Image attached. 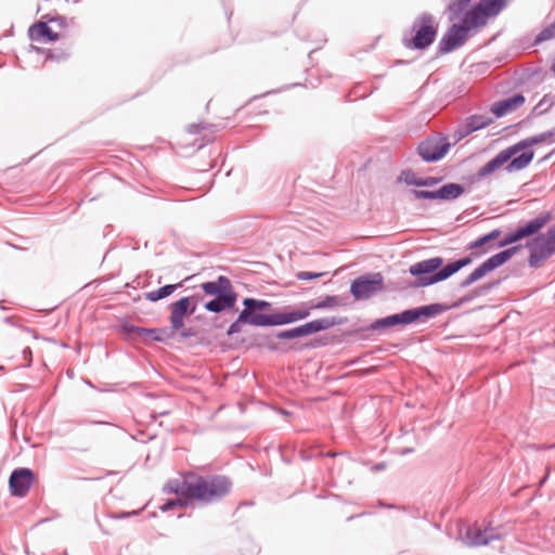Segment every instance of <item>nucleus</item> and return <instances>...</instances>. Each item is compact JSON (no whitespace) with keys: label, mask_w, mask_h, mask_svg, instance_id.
Instances as JSON below:
<instances>
[{"label":"nucleus","mask_w":555,"mask_h":555,"mask_svg":"<svg viewBox=\"0 0 555 555\" xmlns=\"http://www.w3.org/2000/svg\"><path fill=\"white\" fill-rule=\"evenodd\" d=\"M170 411L169 410H164V409H160V411H157V410H153L151 416L156 420L157 417H160V416H166V415H169Z\"/></svg>","instance_id":"obj_48"},{"label":"nucleus","mask_w":555,"mask_h":555,"mask_svg":"<svg viewBox=\"0 0 555 555\" xmlns=\"http://www.w3.org/2000/svg\"><path fill=\"white\" fill-rule=\"evenodd\" d=\"M280 413L283 414V415H289L291 414V412H288L286 410H283V409L280 410Z\"/></svg>","instance_id":"obj_55"},{"label":"nucleus","mask_w":555,"mask_h":555,"mask_svg":"<svg viewBox=\"0 0 555 555\" xmlns=\"http://www.w3.org/2000/svg\"><path fill=\"white\" fill-rule=\"evenodd\" d=\"M493 122V119L485 115H470L468 116L463 125L456 130V135L461 140L475 131L481 130Z\"/></svg>","instance_id":"obj_19"},{"label":"nucleus","mask_w":555,"mask_h":555,"mask_svg":"<svg viewBox=\"0 0 555 555\" xmlns=\"http://www.w3.org/2000/svg\"><path fill=\"white\" fill-rule=\"evenodd\" d=\"M555 39V21L544 27L534 38L533 44L538 46L544 41Z\"/></svg>","instance_id":"obj_33"},{"label":"nucleus","mask_w":555,"mask_h":555,"mask_svg":"<svg viewBox=\"0 0 555 555\" xmlns=\"http://www.w3.org/2000/svg\"><path fill=\"white\" fill-rule=\"evenodd\" d=\"M553 137H554V132H551V130H548V131H545V132H542V133H539L537 135H532L529 138H530V142L533 146V145H537V144H540V143H543V142L550 140Z\"/></svg>","instance_id":"obj_38"},{"label":"nucleus","mask_w":555,"mask_h":555,"mask_svg":"<svg viewBox=\"0 0 555 555\" xmlns=\"http://www.w3.org/2000/svg\"><path fill=\"white\" fill-rule=\"evenodd\" d=\"M502 234V231L501 229H493L492 231H490L489 233H486L485 235L488 237V240L490 242H493L495 241L496 238H499Z\"/></svg>","instance_id":"obj_47"},{"label":"nucleus","mask_w":555,"mask_h":555,"mask_svg":"<svg viewBox=\"0 0 555 555\" xmlns=\"http://www.w3.org/2000/svg\"><path fill=\"white\" fill-rule=\"evenodd\" d=\"M301 459L302 460H310V456L308 454H306L305 452H301Z\"/></svg>","instance_id":"obj_54"},{"label":"nucleus","mask_w":555,"mask_h":555,"mask_svg":"<svg viewBox=\"0 0 555 555\" xmlns=\"http://www.w3.org/2000/svg\"><path fill=\"white\" fill-rule=\"evenodd\" d=\"M23 359L25 360V366H30L33 361V351L29 347L23 349Z\"/></svg>","instance_id":"obj_44"},{"label":"nucleus","mask_w":555,"mask_h":555,"mask_svg":"<svg viewBox=\"0 0 555 555\" xmlns=\"http://www.w3.org/2000/svg\"><path fill=\"white\" fill-rule=\"evenodd\" d=\"M47 59H50V60H57V61H60L62 57H61V55H59V54L49 53V55L47 56Z\"/></svg>","instance_id":"obj_53"},{"label":"nucleus","mask_w":555,"mask_h":555,"mask_svg":"<svg viewBox=\"0 0 555 555\" xmlns=\"http://www.w3.org/2000/svg\"><path fill=\"white\" fill-rule=\"evenodd\" d=\"M191 472L183 475L182 479H170L163 488L165 493H172L177 496L192 498L193 478L190 476Z\"/></svg>","instance_id":"obj_21"},{"label":"nucleus","mask_w":555,"mask_h":555,"mask_svg":"<svg viewBox=\"0 0 555 555\" xmlns=\"http://www.w3.org/2000/svg\"><path fill=\"white\" fill-rule=\"evenodd\" d=\"M491 242L488 240V237L483 234L479 236L477 240L473 241L468 245V249L473 250V255L475 258H480L485 254H487L489 250L493 249L494 246H490Z\"/></svg>","instance_id":"obj_29"},{"label":"nucleus","mask_w":555,"mask_h":555,"mask_svg":"<svg viewBox=\"0 0 555 555\" xmlns=\"http://www.w3.org/2000/svg\"><path fill=\"white\" fill-rule=\"evenodd\" d=\"M190 476L193 478L192 499L203 505L220 502L232 491L233 482L225 475Z\"/></svg>","instance_id":"obj_4"},{"label":"nucleus","mask_w":555,"mask_h":555,"mask_svg":"<svg viewBox=\"0 0 555 555\" xmlns=\"http://www.w3.org/2000/svg\"><path fill=\"white\" fill-rule=\"evenodd\" d=\"M193 502L192 498L177 496L175 499L167 500L163 505L159 506L162 512H168L176 507H186Z\"/></svg>","instance_id":"obj_31"},{"label":"nucleus","mask_w":555,"mask_h":555,"mask_svg":"<svg viewBox=\"0 0 555 555\" xmlns=\"http://www.w3.org/2000/svg\"><path fill=\"white\" fill-rule=\"evenodd\" d=\"M551 132H554V135H555V127L551 130Z\"/></svg>","instance_id":"obj_61"},{"label":"nucleus","mask_w":555,"mask_h":555,"mask_svg":"<svg viewBox=\"0 0 555 555\" xmlns=\"http://www.w3.org/2000/svg\"><path fill=\"white\" fill-rule=\"evenodd\" d=\"M414 452L413 448H404L399 451L400 455H408Z\"/></svg>","instance_id":"obj_50"},{"label":"nucleus","mask_w":555,"mask_h":555,"mask_svg":"<svg viewBox=\"0 0 555 555\" xmlns=\"http://www.w3.org/2000/svg\"><path fill=\"white\" fill-rule=\"evenodd\" d=\"M206 128H207V127H206V126H204V125H202V124H191V125H189V127H188V131H189V133H191V134H196V133H199V132H201V130L206 129Z\"/></svg>","instance_id":"obj_46"},{"label":"nucleus","mask_w":555,"mask_h":555,"mask_svg":"<svg viewBox=\"0 0 555 555\" xmlns=\"http://www.w3.org/2000/svg\"><path fill=\"white\" fill-rule=\"evenodd\" d=\"M274 338L273 334L271 336H266L263 337V340L261 343H257L256 346L264 347L269 351H278L279 345L274 341Z\"/></svg>","instance_id":"obj_37"},{"label":"nucleus","mask_w":555,"mask_h":555,"mask_svg":"<svg viewBox=\"0 0 555 555\" xmlns=\"http://www.w3.org/2000/svg\"><path fill=\"white\" fill-rule=\"evenodd\" d=\"M354 517H356V516H349V517H348V520H351V519H353Z\"/></svg>","instance_id":"obj_60"},{"label":"nucleus","mask_w":555,"mask_h":555,"mask_svg":"<svg viewBox=\"0 0 555 555\" xmlns=\"http://www.w3.org/2000/svg\"><path fill=\"white\" fill-rule=\"evenodd\" d=\"M442 180H443V177H440V176L422 177L421 188H431V186L438 185L442 182Z\"/></svg>","instance_id":"obj_36"},{"label":"nucleus","mask_w":555,"mask_h":555,"mask_svg":"<svg viewBox=\"0 0 555 555\" xmlns=\"http://www.w3.org/2000/svg\"><path fill=\"white\" fill-rule=\"evenodd\" d=\"M521 248V245L509 246L481 262L473 272L460 282V288H467L485 278L488 273L505 264Z\"/></svg>","instance_id":"obj_8"},{"label":"nucleus","mask_w":555,"mask_h":555,"mask_svg":"<svg viewBox=\"0 0 555 555\" xmlns=\"http://www.w3.org/2000/svg\"><path fill=\"white\" fill-rule=\"evenodd\" d=\"M444 304H430L411 309H405L399 313L390 314L373 321L365 331L375 332L399 325H410L417 322H425L449 310Z\"/></svg>","instance_id":"obj_3"},{"label":"nucleus","mask_w":555,"mask_h":555,"mask_svg":"<svg viewBox=\"0 0 555 555\" xmlns=\"http://www.w3.org/2000/svg\"><path fill=\"white\" fill-rule=\"evenodd\" d=\"M296 310H297L298 318L301 321V320L307 319L311 314V311L314 310V308H312V305H310V306L301 305L299 307H296Z\"/></svg>","instance_id":"obj_40"},{"label":"nucleus","mask_w":555,"mask_h":555,"mask_svg":"<svg viewBox=\"0 0 555 555\" xmlns=\"http://www.w3.org/2000/svg\"><path fill=\"white\" fill-rule=\"evenodd\" d=\"M197 300L195 297L184 296L170 305V325L173 331L184 326V319L195 313Z\"/></svg>","instance_id":"obj_16"},{"label":"nucleus","mask_w":555,"mask_h":555,"mask_svg":"<svg viewBox=\"0 0 555 555\" xmlns=\"http://www.w3.org/2000/svg\"><path fill=\"white\" fill-rule=\"evenodd\" d=\"M467 535L470 538V544L475 546L487 545L491 541L501 539V534L494 528H486L483 530L476 528L475 530H469Z\"/></svg>","instance_id":"obj_24"},{"label":"nucleus","mask_w":555,"mask_h":555,"mask_svg":"<svg viewBox=\"0 0 555 555\" xmlns=\"http://www.w3.org/2000/svg\"><path fill=\"white\" fill-rule=\"evenodd\" d=\"M243 310L241 311L248 325L258 327L273 326V313L266 311L272 308V304L253 297H246L242 301Z\"/></svg>","instance_id":"obj_10"},{"label":"nucleus","mask_w":555,"mask_h":555,"mask_svg":"<svg viewBox=\"0 0 555 555\" xmlns=\"http://www.w3.org/2000/svg\"><path fill=\"white\" fill-rule=\"evenodd\" d=\"M421 180L422 177H418L412 169H404L397 177V183H404L416 188H421Z\"/></svg>","instance_id":"obj_30"},{"label":"nucleus","mask_w":555,"mask_h":555,"mask_svg":"<svg viewBox=\"0 0 555 555\" xmlns=\"http://www.w3.org/2000/svg\"><path fill=\"white\" fill-rule=\"evenodd\" d=\"M525 101L526 99L521 93H515L508 98L493 103L490 107V111L496 118H501L520 107Z\"/></svg>","instance_id":"obj_20"},{"label":"nucleus","mask_w":555,"mask_h":555,"mask_svg":"<svg viewBox=\"0 0 555 555\" xmlns=\"http://www.w3.org/2000/svg\"><path fill=\"white\" fill-rule=\"evenodd\" d=\"M548 474H550V473L547 472V473H546V475L542 478V480H541V485L545 482V480H546V479H547V477H548Z\"/></svg>","instance_id":"obj_56"},{"label":"nucleus","mask_w":555,"mask_h":555,"mask_svg":"<svg viewBox=\"0 0 555 555\" xmlns=\"http://www.w3.org/2000/svg\"><path fill=\"white\" fill-rule=\"evenodd\" d=\"M48 20L40 21L33 24L28 29V36L33 41H46V42H55L59 40L60 36L57 33H54L48 25Z\"/></svg>","instance_id":"obj_23"},{"label":"nucleus","mask_w":555,"mask_h":555,"mask_svg":"<svg viewBox=\"0 0 555 555\" xmlns=\"http://www.w3.org/2000/svg\"><path fill=\"white\" fill-rule=\"evenodd\" d=\"M470 2L472 0H449L444 11L449 22L461 21L462 16L470 10Z\"/></svg>","instance_id":"obj_25"},{"label":"nucleus","mask_w":555,"mask_h":555,"mask_svg":"<svg viewBox=\"0 0 555 555\" xmlns=\"http://www.w3.org/2000/svg\"><path fill=\"white\" fill-rule=\"evenodd\" d=\"M325 455H326V456H331V457H332V456H335V455H336V453H334V452H327Z\"/></svg>","instance_id":"obj_57"},{"label":"nucleus","mask_w":555,"mask_h":555,"mask_svg":"<svg viewBox=\"0 0 555 555\" xmlns=\"http://www.w3.org/2000/svg\"><path fill=\"white\" fill-rule=\"evenodd\" d=\"M378 505L380 507H385V508H398V506H396L395 504H386L385 502L383 501H378Z\"/></svg>","instance_id":"obj_51"},{"label":"nucleus","mask_w":555,"mask_h":555,"mask_svg":"<svg viewBox=\"0 0 555 555\" xmlns=\"http://www.w3.org/2000/svg\"><path fill=\"white\" fill-rule=\"evenodd\" d=\"M76 424L79 426H86V425H106L107 423L102 422V421H91V420L82 418V420L76 421Z\"/></svg>","instance_id":"obj_45"},{"label":"nucleus","mask_w":555,"mask_h":555,"mask_svg":"<svg viewBox=\"0 0 555 555\" xmlns=\"http://www.w3.org/2000/svg\"><path fill=\"white\" fill-rule=\"evenodd\" d=\"M386 467L385 463H377L373 466L374 470H383Z\"/></svg>","instance_id":"obj_52"},{"label":"nucleus","mask_w":555,"mask_h":555,"mask_svg":"<svg viewBox=\"0 0 555 555\" xmlns=\"http://www.w3.org/2000/svg\"><path fill=\"white\" fill-rule=\"evenodd\" d=\"M465 192V186L455 182L444 183L437 190H410V194L414 199L441 202H453L460 198Z\"/></svg>","instance_id":"obj_13"},{"label":"nucleus","mask_w":555,"mask_h":555,"mask_svg":"<svg viewBox=\"0 0 555 555\" xmlns=\"http://www.w3.org/2000/svg\"><path fill=\"white\" fill-rule=\"evenodd\" d=\"M450 147L447 137H428L420 142L417 154L425 163H435L443 158Z\"/></svg>","instance_id":"obj_14"},{"label":"nucleus","mask_w":555,"mask_h":555,"mask_svg":"<svg viewBox=\"0 0 555 555\" xmlns=\"http://www.w3.org/2000/svg\"><path fill=\"white\" fill-rule=\"evenodd\" d=\"M555 104V96L552 94H544L543 98L534 106L533 112L538 115L544 114L551 109Z\"/></svg>","instance_id":"obj_34"},{"label":"nucleus","mask_w":555,"mask_h":555,"mask_svg":"<svg viewBox=\"0 0 555 555\" xmlns=\"http://www.w3.org/2000/svg\"><path fill=\"white\" fill-rule=\"evenodd\" d=\"M509 163V159L507 158L506 154L502 150L499 152L492 159L487 162L482 167L478 169V171L469 177L470 183H476L482 180L483 178L490 176L494 171H496L499 168H501L503 165H507Z\"/></svg>","instance_id":"obj_22"},{"label":"nucleus","mask_w":555,"mask_h":555,"mask_svg":"<svg viewBox=\"0 0 555 555\" xmlns=\"http://www.w3.org/2000/svg\"><path fill=\"white\" fill-rule=\"evenodd\" d=\"M325 272H309V271H300L296 274V278L301 281H309L321 278L325 275Z\"/></svg>","instance_id":"obj_39"},{"label":"nucleus","mask_w":555,"mask_h":555,"mask_svg":"<svg viewBox=\"0 0 555 555\" xmlns=\"http://www.w3.org/2000/svg\"><path fill=\"white\" fill-rule=\"evenodd\" d=\"M247 324V321L244 319L242 313L240 312L236 320L230 324V326L227 330L228 336H233L235 334H238L242 331V325Z\"/></svg>","instance_id":"obj_35"},{"label":"nucleus","mask_w":555,"mask_h":555,"mask_svg":"<svg viewBox=\"0 0 555 555\" xmlns=\"http://www.w3.org/2000/svg\"><path fill=\"white\" fill-rule=\"evenodd\" d=\"M475 256L473 251L462 258L449 261L444 264L442 257H433L415 262L409 268V273L415 276L413 287H428L443 282L457 273L461 269L469 266Z\"/></svg>","instance_id":"obj_2"},{"label":"nucleus","mask_w":555,"mask_h":555,"mask_svg":"<svg viewBox=\"0 0 555 555\" xmlns=\"http://www.w3.org/2000/svg\"><path fill=\"white\" fill-rule=\"evenodd\" d=\"M537 235L543 236L546 242L555 246V227L548 228L545 233L538 232Z\"/></svg>","instance_id":"obj_41"},{"label":"nucleus","mask_w":555,"mask_h":555,"mask_svg":"<svg viewBox=\"0 0 555 555\" xmlns=\"http://www.w3.org/2000/svg\"><path fill=\"white\" fill-rule=\"evenodd\" d=\"M196 335L194 327H184L180 330V336L184 339H190Z\"/></svg>","instance_id":"obj_43"},{"label":"nucleus","mask_w":555,"mask_h":555,"mask_svg":"<svg viewBox=\"0 0 555 555\" xmlns=\"http://www.w3.org/2000/svg\"><path fill=\"white\" fill-rule=\"evenodd\" d=\"M483 0H480L479 2H482Z\"/></svg>","instance_id":"obj_62"},{"label":"nucleus","mask_w":555,"mask_h":555,"mask_svg":"<svg viewBox=\"0 0 555 555\" xmlns=\"http://www.w3.org/2000/svg\"><path fill=\"white\" fill-rule=\"evenodd\" d=\"M501 284L500 280L489 282L487 284H483L481 286L476 287L470 294L464 296L461 298L456 304L453 305V307H459L465 302H469L476 297L483 296L488 293H490L492 289L496 288Z\"/></svg>","instance_id":"obj_26"},{"label":"nucleus","mask_w":555,"mask_h":555,"mask_svg":"<svg viewBox=\"0 0 555 555\" xmlns=\"http://www.w3.org/2000/svg\"><path fill=\"white\" fill-rule=\"evenodd\" d=\"M506 7V0H483L470 7L461 21L453 23L438 43V53L447 54L463 46L473 29L487 25L490 17L496 16Z\"/></svg>","instance_id":"obj_1"},{"label":"nucleus","mask_w":555,"mask_h":555,"mask_svg":"<svg viewBox=\"0 0 555 555\" xmlns=\"http://www.w3.org/2000/svg\"><path fill=\"white\" fill-rule=\"evenodd\" d=\"M435 528L436 529H440V525L439 524H435Z\"/></svg>","instance_id":"obj_59"},{"label":"nucleus","mask_w":555,"mask_h":555,"mask_svg":"<svg viewBox=\"0 0 555 555\" xmlns=\"http://www.w3.org/2000/svg\"><path fill=\"white\" fill-rule=\"evenodd\" d=\"M43 18L48 20V22H50V23H56L60 27L66 26V17L65 16L56 15V16L51 17L50 15H44Z\"/></svg>","instance_id":"obj_42"},{"label":"nucleus","mask_w":555,"mask_h":555,"mask_svg":"<svg viewBox=\"0 0 555 555\" xmlns=\"http://www.w3.org/2000/svg\"><path fill=\"white\" fill-rule=\"evenodd\" d=\"M300 321L296 308L273 313V326H282Z\"/></svg>","instance_id":"obj_28"},{"label":"nucleus","mask_w":555,"mask_h":555,"mask_svg":"<svg viewBox=\"0 0 555 555\" xmlns=\"http://www.w3.org/2000/svg\"><path fill=\"white\" fill-rule=\"evenodd\" d=\"M525 247L529 250L528 266L533 269L540 268L555 254V246L537 234L526 242Z\"/></svg>","instance_id":"obj_15"},{"label":"nucleus","mask_w":555,"mask_h":555,"mask_svg":"<svg viewBox=\"0 0 555 555\" xmlns=\"http://www.w3.org/2000/svg\"><path fill=\"white\" fill-rule=\"evenodd\" d=\"M347 322V318L343 317H327L315 319L305 324L298 325L293 328L283 330L273 333V336L280 340H292L305 336H309L322 331L330 330L337 325H343Z\"/></svg>","instance_id":"obj_7"},{"label":"nucleus","mask_w":555,"mask_h":555,"mask_svg":"<svg viewBox=\"0 0 555 555\" xmlns=\"http://www.w3.org/2000/svg\"><path fill=\"white\" fill-rule=\"evenodd\" d=\"M532 144L530 138H526L514 145L504 149L509 163L505 166L507 172H515L529 166L534 157V151L529 150Z\"/></svg>","instance_id":"obj_12"},{"label":"nucleus","mask_w":555,"mask_h":555,"mask_svg":"<svg viewBox=\"0 0 555 555\" xmlns=\"http://www.w3.org/2000/svg\"><path fill=\"white\" fill-rule=\"evenodd\" d=\"M552 220L550 211H543L525 224L518 225L515 230L506 233L496 244L498 248L513 245L526 237H530L540 232Z\"/></svg>","instance_id":"obj_9"},{"label":"nucleus","mask_w":555,"mask_h":555,"mask_svg":"<svg viewBox=\"0 0 555 555\" xmlns=\"http://www.w3.org/2000/svg\"><path fill=\"white\" fill-rule=\"evenodd\" d=\"M120 330L128 337H141V336H151L154 341H165L168 337L167 328H145L133 325L129 321H125L120 324Z\"/></svg>","instance_id":"obj_18"},{"label":"nucleus","mask_w":555,"mask_h":555,"mask_svg":"<svg viewBox=\"0 0 555 555\" xmlns=\"http://www.w3.org/2000/svg\"><path fill=\"white\" fill-rule=\"evenodd\" d=\"M201 288L206 295L214 296L212 299L204 304V308L208 312L220 313L235 307L237 293L229 278L219 275L216 281L203 283Z\"/></svg>","instance_id":"obj_5"},{"label":"nucleus","mask_w":555,"mask_h":555,"mask_svg":"<svg viewBox=\"0 0 555 555\" xmlns=\"http://www.w3.org/2000/svg\"><path fill=\"white\" fill-rule=\"evenodd\" d=\"M385 289L382 273H366L351 282L350 293L356 300H366Z\"/></svg>","instance_id":"obj_11"},{"label":"nucleus","mask_w":555,"mask_h":555,"mask_svg":"<svg viewBox=\"0 0 555 555\" xmlns=\"http://www.w3.org/2000/svg\"><path fill=\"white\" fill-rule=\"evenodd\" d=\"M411 37L404 34L402 43L406 49L424 51L428 49L436 40L438 35V25L435 17L428 12L420 14L412 24L410 30Z\"/></svg>","instance_id":"obj_6"},{"label":"nucleus","mask_w":555,"mask_h":555,"mask_svg":"<svg viewBox=\"0 0 555 555\" xmlns=\"http://www.w3.org/2000/svg\"><path fill=\"white\" fill-rule=\"evenodd\" d=\"M343 305V300L336 295H326L315 304H312L314 310L331 309Z\"/></svg>","instance_id":"obj_32"},{"label":"nucleus","mask_w":555,"mask_h":555,"mask_svg":"<svg viewBox=\"0 0 555 555\" xmlns=\"http://www.w3.org/2000/svg\"><path fill=\"white\" fill-rule=\"evenodd\" d=\"M183 282L177 283V284H167L158 289L147 292L145 294V298L151 302H156L160 299L169 297L173 292H176L178 288L182 287Z\"/></svg>","instance_id":"obj_27"},{"label":"nucleus","mask_w":555,"mask_h":555,"mask_svg":"<svg viewBox=\"0 0 555 555\" xmlns=\"http://www.w3.org/2000/svg\"><path fill=\"white\" fill-rule=\"evenodd\" d=\"M35 480V474L30 468L20 467L13 469L9 478V488L13 496L24 498L27 495Z\"/></svg>","instance_id":"obj_17"},{"label":"nucleus","mask_w":555,"mask_h":555,"mask_svg":"<svg viewBox=\"0 0 555 555\" xmlns=\"http://www.w3.org/2000/svg\"><path fill=\"white\" fill-rule=\"evenodd\" d=\"M137 514H138V512H124V513H120V514H118V515H116L114 517L117 518V519H121V518H127V517H129L131 515H137Z\"/></svg>","instance_id":"obj_49"},{"label":"nucleus","mask_w":555,"mask_h":555,"mask_svg":"<svg viewBox=\"0 0 555 555\" xmlns=\"http://www.w3.org/2000/svg\"><path fill=\"white\" fill-rule=\"evenodd\" d=\"M553 74L555 75V62L552 64V67H551Z\"/></svg>","instance_id":"obj_58"}]
</instances>
